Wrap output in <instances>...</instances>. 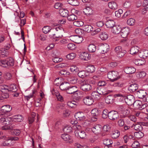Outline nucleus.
<instances>
[{
    "instance_id": "obj_62",
    "label": "nucleus",
    "mask_w": 148,
    "mask_h": 148,
    "mask_svg": "<svg viewBox=\"0 0 148 148\" xmlns=\"http://www.w3.org/2000/svg\"><path fill=\"white\" fill-rule=\"evenodd\" d=\"M123 11L121 9H119L118 11H116L115 12V16L118 17H120L121 16V15L122 14Z\"/></svg>"
},
{
    "instance_id": "obj_1",
    "label": "nucleus",
    "mask_w": 148,
    "mask_h": 148,
    "mask_svg": "<svg viewBox=\"0 0 148 148\" xmlns=\"http://www.w3.org/2000/svg\"><path fill=\"white\" fill-rule=\"evenodd\" d=\"M125 102L127 104V105L128 106L129 105L131 106L133 104L134 107L136 109H138L140 110H142L143 109L144 110H146L147 111V107L146 108H145L144 107L142 108V106L143 107V105L141 107L140 106V103H141V101H135L134 97L132 95H127V97Z\"/></svg>"
},
{
    "instance_id": "obj_26",
    "label": "nucleus",
    "mask_w": 148,
    "mask_h": 148,
    "mask_svg": "<svg viewBox=\"0 0 148 148\" xmlns=\"http://www.w3.org/2000/svg\"><path fill=\"white\" fill-rule=\"evenodd\" d=\"M69 86V84L67 82H62L60 86V89L62 90H66Z\"/></svg>"
},
{
    "instance_id": "obj_48",
    "label": "nucleus",
    "mask_w": 148,
    "mask_h": 148,
    "mask_svg": "<svg viewBox=\"0 0 148 148\" xmlns=\"http://www.w3.org/2000/svg\"><path fill=\"white\" fill-rule=\"evenodd\" d=\"M87 71L88 73H92L94 72L95 70V66L92 65H89L87 67Z\"/></svg>"
},
{
    "instance_id": "obj_2",
    "label": "nucleus",
    "mask_w": 148,
    "mask_h": 148,
    "mask_svg": "<svg viewBox=\"0 0 148 148\" xmlns=\"http://www.w3.org/2000/svg\"><path fill=\"white\" fill-rule=\"evenodd\" d=\"M14 60L12 58L10 57L6 59H3L0 60V66L3 67L8 68L9 67L12 66L14 65Z\"/></svg>"
},
{
    "instance_id": "obj_6",
    "label": "nucleus",
    "mask_w": 148,
    "mask_h": 148,
    "mask_svg": "<svg viewBox=\"0 0 148 148\" xmlns=\"http://www.w3.org/2000/svg\"><path fill=\"white\" fill-rule=\"evenodd\" d=\"M70 39L76 43L79 44L82 42L83 40L82 37L77 35L71 36L70 37Z\"/></svg>"
},
{
    "instance_id": "obj_46",
    "label": "nucleus",
    "mask_w": 148,
    "mask_h": 148,
    "mask_svg": "<svg viewBox=\"0 0 148 148\" xmlns=\"http://www.w3.org/2000/svg\"><path fill=\"white\" fill-rule=\"evenodd\" d=\"M112 141L110 139L106 138L103 141V143L105 145L112 146Z\"/></svg>"
},
{
    "instance_id": "obj_59",
    "label": "nucleus",
    "mask_w": 148,
    "mask_h": 148,
    "mask_svg": "<svg viewBox=\"0 0 148 148\" xmlns=\"http://www.w3.org/2000/svg\"><path fill=\"white\" fill-rule=\"evenodd\" d=\"M51 33L49 35V37L51 38H55L56 37H58L60 36H56V32H55V30L54 29H51Z\"/></svg>"
},
{
    "instance_id": "obj_5",
    "label": "nucleus",
    "mask_w": 148,
    "mask_h": 148,
    "mask_svg": "<svg viewBox=\"0 0 148 148\" xmlns=\"http://www.w3.org/2000/svg\"><path fill=\"white\" fill-rule=\"evenodd\" d=\"M114 51L117 54L118 57L122 58L123 57L126 52V51L123 49L121 46L116 47L114 49Z\"/></svg>"
},
{
    "instance_id": "obj_63",
    "label": "nucleus",
    "mask_w": 148,
    "mask_h": 148,
    "mask_svg": "<svg viewBox=\"0 0 148 148\" xmlns=\"http://www.w3.org/2000/svg\"><path fill=\"white\" fill-rule=\"evenodd\" d=\"M117 123L118 126L120 127H122L125 125L124 121L122 119H119Z\"/></svg>"
},
{
    "instance_id": "obj_64",
    "label": "nucleus",
    "mask_w": 148,
    "mask_h": 148,
    "mask_svg": "<svg viewBox=\"0 0 148 148\" xmlns=\"http://www.w3.org/2000/svg\"><path fill=\"white\" fill-rule=\"evenodd\" d=\"M132 147L133 148H138L140 147V144L137 141H134L132 145Z\"/></svg>"
},
{
    "instance_id": "obj_53",
    "label": "nucleus",
    "mask_w": 148,
    "mask_h": 148,
    "mask_svg": "<svg viewBox=\"0 0 148 148\" xmlns=\"http://www.w3.org/2000/svg\"><path fill=\"white\" fill-rule=\"evenodd\" d=\"M91 112L89 113V114L91 115L90 118L92 119L93 121H95L97 118V115L95 112Z\"/></svg>"
},
{
    "instance_id": "obj_36",
    "label": "nucleus",
    "mask_w": 148,
    "mask_h": 148,
    "mask_svg": "<svg viewBox=\"0 0 148 148\" xmlns=\"http://www.w3.org/2000/svg\"><path fill=\"white\" fill-rule=\"evenodd\" d=\"M9 92H15L17 90V86L16 85L14 84H11L9 85Z\"/></svg>"
},
{
    "instance_id": "obj_7",
    "label": "nucleus",
    "mask_w": 148,
    "mask_h": 148,
    "mask_svg": "<svg viewBox=\"0 0 148 148\" xmlns=\"http://www.w3.org/2000/svg\"><path fill=\"white\" fill-rule=\"evenodd\" d=\"M80 89L86 92H89L92 89V86L88 83H84L81 84Z\"/></svg>"
},
{
    "instance_id": "obj_25",
    "label": "nucleus",
    "mask_w": 148,
    "mask_h": 148,
    "mask_svg": "<svg viewBox=\"0 0 148 148\" xmlns=\"http://www.w3.org/2000/svg\"><path fill=\"white\" fill-rule=\"evenodd\" d=\"M115 25V22L113 20H108L106 23V25L108 28H113Z\"/></svg>"
},
{
    "instance_id": "obj_23",
    "label": "nucleus",
    "mask_w": 148,
    "mask_h": 148,
    "mask_svg": "<svg viewBox=\"0 0 148 148\" xmlns=\"http://www.w3.org/2000/svg\"><path fill=\"white\" fill-rule=\"evenodd\" d=\"M138 88V85L136 84H133L130 85L128 87V89L131 92L136 91Z\"/></svg>"
},
{
    "instance_id": "obj_42",
    "label": "nucleus",
    "mask_w": 148,
    "mask_h": 148,
    "mask_svg": "<svg viewBox=\"0 0 148 148\" xmlns=\"http://www.w3.org/2000/svg\"><path fill=\"white\" fill-rule=\"evenodd\" d=\"M105 102L108 104L112 103L114 102L113 97L111 95L108 96L105 99Z\"/></svg>"
},
{
    "instance_id": "obj_54",
    "label": "nucleus",
    "mask_w": 148,
    "mask_h": 148,
    "mask_svg": "<svg viewBox=\"0 0 148 148\" xmlns=\"http://www.w3.org/2000/svg\"><path fill=\"white\" fill-rule=\"evenodd\" d=\"M134 136L137 138H140L144 136V134L141 131L136 132L134 133Z\"/></svg>"
},
{
    "instance_id": "obj_18",
    "label": "nucleus",
    "mask_w": 148,
    "mask_h": 148,
    "mask_svg": "<svg viewBox=\"0 0 148 148\" xmlns=\"http://www.w3.org/2000/svg\"><path fill=\"white\" fill-rule=\"evenodd\" d=\"M92 131L95 134H99L102 130V126L99 125H97L95 126L92 127L91 129Z\"/></svg>"
},
{
    "instance_id": "obj_20",
    "label": "nucleus",
    "mask_w": 148,
    "mask_h": 148,
    "mask_svg": "<svg viewBox=\"0 0 148 148\" xmlns=\"http://www.w3.org/2000/svg\"><path fill=\"white\" fill-rule=\"evenodd\" d=\"M138 56L143 59L146 58L148 56V50L145 49L141 50L138 53Z\"/></svg>"
},
{
    "instance_id": "obj_32",
    "label": "nucleus",
    "mask_w": 148,
    "mask_h": 148,
    "mask_svg": "<svg viewBox=\"0 0 148 148\" xmlns=\"http://www.w3.org/2000/svg\"><path fill=\"white\" fill-rule=\"evenodd\" d=\"M108 5L109 8L114 10L117 8V5L116 3L114 1L110 2L108 3Z\"/></svg>"
},
{
    "instance_id": "obj_57",
    "label": "nucleus",
    "mask_w": 148,
    "mask_h": 148,
    "mask_svg": "<svg viewBox=\"0 0 148 148\" xmlns=\"http://www.w3.org/2000/svg\"><path fill=\"white\" fill-rule=\"evenodd\" d=\"M21 131L19 129H13L11 132L16 136H18L21 133Z\"/></svg>"
},
{
    "instance_id": "obj_13",
    "label": "nucleus",
    "mask_w": 148,
    "mask_h": 148,
    "mask_svg": "<svg viewBox=\"0 0 148 148\" xmlns=\"http://www.w3.org/2000/svg\"><path fill=\"white\" fill-rule=\"evenodd\" d=\"M145 123L143 122H138L137 124L134 125L133 124L132 126V127H134V129L136 131H140L143 130V127L141 125H145Z\"/></svg>"
},
{
    "instance_id": "obj_9",
    "label": "nucleus",
    "mask_w": 148,
    "mask_h": 148,
    "mask_svg": "<svg viewBox=\"0 0 148 148\" xmlns=\"http://www.w3.org/2000/svg\"><path fill=\"white\" fill-rule=\"evenodd\" d=\"M62 138L66 143H72L73 142L72 138L69 135L66 134H63L61 135Z\"/></svg>"
},
{
    "instance_id": "obj_14",
    "label": "nucleus",
    "mask_w": 148,
    "mask_h": 148,
    "mask_svg": "<svg viewBox=\"0 0 148 148\" xmlns=\"http://www.w3.org/2000/svg\"><path fill=\"white\" fill-rule=\"evenodd\" d=\"M97 92L100 95H106L112 92H113L112 90H108V91H105L103 88L98 87L97 88Z\"/></svg>"
},
{
    "instance_id": "obj_8",
    "label": "nucleus",
    "mask_w": 148,
    "mask_h": 148,
    "mask_svg": "<svg viewBox=\"0 0 148 148\" xmlns=\"http://www.w3.org/2000/svg\"><path fill=\"white\" fill-rule=\"evenodd\" d=\"M99 50L101 53L104 54L109 50V46L106 44H101L99 47Z\"/></svg>"
},
{
    "instance_id": "obj_10",
    "label": "nucleus",
    "mask_w": 148,
    "mask_h": 148,
    "mask_svg": "<svg viewBox=\"0 0 148 148\" xmlns=\"http://www.w3.org/2000/svg\"><path fill=\"white\" fill-rule=\"evenodd\" d=\"M83 102L86 105L90 106L93 103L94 100L91 96H87L84 98Z\"/></svg>"
},
{
    "instance_id": "obj_4",
    "label": "nucleus",
    "mask_w": 148,
    "mask_h": 148,
    "mask_svg": "<svg viewBox=\"0 0 148 148\" xmlns=\"http://www.w3.org/2000/svg\"><path fill=\"white\" fill-rule=\"evenodd\" d=\"M116 110L118 111H132L131 108L126 104L116 105L115 106Z\"/></svg>"
},
{
    "instance_id": "obj_11",
    "label": "nucleus",
    "mask_w": 148,
    "mask_h": 148,
    "mask_svg": "<svg viewBox=\"0 0 148 148\" xmlns=\"http://www.w3.org/2000/svg\"><path fill=\"white\" fill-rule=\"evenodd\" d=\"M66 92L67 93L70 94H74L75 92H76V94L77 93V92H79L78 91V88L75 86H69Z\"/></svg>"
},
{
    "instance_id": "obj_29",
    "label": "nucleus",
    "mask_w": 148,
    "mask_h": 148,
    "mask_svg": "<svg viewBox=\"0 0 148 148\" xmlns=\"http://www.w3.org/2000/svg\"><path fill=\"white\" fill-rule=\"evenodd\" d=\"M100 94L98 92L96 91H94L92 92L91 94V97H92L93 99H94L96 100H98L99 99L101 98V97L100 96Z\"/></svg>"
},
{
    "instance_id": "obj_55",
    "label": "nucleus",
    "mask_w": 148,
    "mask_h": 148,
    "mask_svg": "<svg viewBox=\"0 0 148 148\" xmlns=\"http://www.w3.org/2000/svg\"><path fill=\"white\" fill-rule=\"evenodd\" d=\"M6 139H3L5 141L3 142L1 144V145L3 146H9L10 145V143L9 142V140H10L9 138L8 137L6 136Z\"/></svg>"
},
{
    "instance_id": "obj_34",
    "label": "nucleus",
    "mask_w": 148,
    "mask_h": 148,
    "mask_svg": "<svg viewBox=\"0 0 148 148\" xmlns=\"http://www.w3.org/2000/svg\"><path fill=\"white\" fill-rule=\"evenodd\" d=\"M23 118L22 116L18 114L13 116L12 118V120L15 121L21 122L23 119Z\"/></svg>"
},
{
    "instance_id": "obj_52",
    "label": "nucleus",
    "mask_w": 148,
    "mask_h": 148,
    "mask_svg": "<svg viewBox=\"0 0 148 148\" xmlns=\"http://www.w3.org/2000/svg\"><path fill=\"white\" fill-rule=\"evenodd\" d=\"M84 22L81 21H75L73 22V24L75 26L80 27L84 25Z\"/></svg>"
},
{
    "instance_id": "obj_39",
    "label": "nucleus",
    "mask_w": 148,
    "mask_h": 148,
    "mask_svg": "<svg viewBox=\"0 0 148 148\" xmlns=\"http://www.w3.org/2000/svg\"><path fill=\"white\" fill-rule=\"evenodd\" d=\"M12 110L11 106L8 105L2 106L1 108V111H11Z\"/></svg>"
},
{
    "instance_id": "obj_60",
    "label": "nucleus",
    "mask_w": 148,
    "mask_h": 148,
    "mask_svg": "<svg viewBox=\"0 0 148 148\" xmlns=\"http://www.w3.org/2000/svg\"><path fill=\"white\" fill-rule=\"evenodd\" d=\"M135 20L132 18L129 19L127 22V24L131 26L134 25L135 24Z\"/></svg>"
},
{
    "instance_id": "obj_30",
    "label": "nucleus",
    "mask_w": 148,
    "mask_h": 148,
    "mask_svg": "<svg viewBox=\"0 0 148 148\" xmlns=\"http://www.w3.org/2000/svg\"><path fill=\"white\" fill-rule=\"evenodd\" d=\"M94 28L90 25H86L84 26V30L88 33L92 32Z\"/></svg>"
},
{
    "instance_id": "obj_3",
    "label": "nucleus",
    "mask_w": 148,
    "mask_h": 148,
    "mask_svg": "<svg viewBox=\"0 0 148 148\" xmlns=\"http://www.w3.org/2000/svg\"><path fill=\"white\" fill-rule=\"evenodd\" d=\"M118 75V73L116 71H111L108 73V77L111 81L113 82L120 78L121 77Z\"/></svg>"
},
{
    "instance_id": "obj_35",
    "label": "nucleus",
    "mask_w": 148,
    "mask_h": 148,
    "mask_svg": "<svg viewBox=\"0 0 148 148\" xmlns=\"http://www.w3.org/2000/svg\"><path fill=\"white\" fill-rule=\"evenodd\" d=\"M60 13L61 16L63 17H66L68 16V11L66 9H61L60 10Z\"/></svg>"
},
{
    "instance_id": "obj_47",
    "label": "nucleus",
    "mask_w": 148,
    "mask_h": 148,
    "mask_svg": "<svg viewBox=\"0 0 148 148\" xmlns=\"http://www.w3.org/2000/svg\"><path fill=\"white\" fill-rule=\"evenodd\" d=\"M75 101H69L67 103V106L71 108H74L76 107L77 104Z\"/></svg>"
},
{
    "instance_id": "obj_56",
    "label": "nucleus",
    "mask_w": 148,
    "mask_h": 148,
    "mask_svg": "<svg viewBox=\"0 0 148 148\" xmlns=\"http://www.w3.org/2000/svg\"><path fill=\"white\" fill-rule=\"evenodd\" d=\"M37 92V91L36 90L34 89L33 90L32 95H29L26 96V98L27 100H28L31 98L35 97Z\"/></svg>"
},
{
    "instance_id": "obj_61",
    "label": "nucleus",
    "mask_w": 148,
    "mask_h": 148,
    "mask_svg": "<svg viewBox=\"0 0 148 148\" xmlns=\"http://www.w3.org/2000/svg\"><path fill=\"white\" fill-rule=\"evenodd\" d=\"M124 83L122 82H117L115 83L113 85L114 87H123Z\"/></svg>"
},
{
    "instance_id": "obj_44",
    "label": "nucleus",
    "mask_w": 148,
    "mask_h": 148,
    "mask_svg": "<svg viewBox=\"0 0 148 148\" xmlns=\"http://www.w3.org/2000/svg\"><path fill=\"white\" fill-rule=\"evenodd\" d=\"M67 1L69 4L73 6H76L79 4V2L77 0H68Z\"/></svg>"
},
{
    "instance_id": "obj_28",
    "label": "nucleus",
    "mask_w": 148,
    "mask_h": 148,
    "mask_svg": "<svg viewBox=\"0 0 148 148\" xmlns=\"http://www.w3.org/2000/svg\"><path fill=\"white\" fill-rule=\"evenodd\" d=\"M77 78L74 76H71L67 78V81L70 84H75L77 82Z\"/></svg>"
},
{
    "instance_id": "obj_51",
    "label": "nucleus",
    "mask_w": 148,
    "mask_h": 148,
    "mask_svg": "<svg viewBox=\"0 0 148 148\" xmlns=\"http://www.w3.org/2000/svg\"><path fill=\"white\" fill-rule=\"evenodd\" d=\"M68 20L70 21H72L77 19V17L74 14H71L68 15L67 17Z\"/></svg>"
},
{
    "instance_id": "obj_31",
    "label": "nucleus",
    "mask_w": 148,
    "mask_h": 148,
    "mask_svg": "<svg viewBox=\"0 0 148 148\" xmlns=\"http://www.w3.org/2000/svg\"><path fill=\"white\" fill-rule=\"evenodd\" d=\"M120 134V132L119 130H114L112 132L111 137L113 138H117L119 137Z\"/></svg>"
},
{
    "instance_id": "obj_22",
    "label": "nucleus",
    "mask_w": 148,
    "mask_h": 148,
    "mask_svg": "<svg viewBox=\"0 0 148 148\" xmlns=\"http://www.w3.org/2000/svg\"><path fill=\"white\" fill-rule=\"evenodd\" d=\"M118 117V114L117 112H110L109 117L110 119L115 120Z\"/></svg>"
},
{
    "instance_id": "obj_50",
    "label": "nucleus",
    "mask_w": 148,
    "mask_h": 148,
    "mask_svg": "<svg viewBox=\"0 0 148 148\" xmlns=\"http://www.w3.org/2000/svg\"><path fill=\"white\" fill-rule=\"evenodd\" d=\"M146 75V73L144 71H139L137 73L136 76L138 78H141L145 77Z\"/></svg>"
},
{
    "instance_id": "obj_58",
    "label": "nucleus",
    "mask_w": 148,
    "mask_h": 148,
    "mask_svg": "<svg viewBox=\"0 0 148 148\" xmlns=\"http://www.w3.org/2000/svg\"><path fill=\"white\" fill-rule=\"evenodd\" d=\"M76 54L73 53H72L68 54L66 56L67 58L69 60L73 59L76 56Z\"/></svg>"
},
{
    "instance_id": "obj_21",
    "label": "nucleus",
    "mask_w": 148,
    "mask_h": 148,
    "mask_svg": "<svg viewBox=\"0 0 148 148\" xmlns=\"http://www.w3.org/2000/svg\"><path fill=\"white\" fill-rule=\"evenodd\" d=\"M136 71V69L133 67H126L125 69V72L127 74H131L134 73Z\"/></svg>"
},
{
    "instance_id": "obj_38",
    "label": "nucleus",
    "mask_w": 148,
    "mask_h": 148,
    "mask_svg": "<svg viewBox=\"0 0 148 148\" xmlns=\"http://www.w3.org/2000/svg\"><path fill=\"white\" fill-rule=\"evenodd\" d=\"M96 49V46L92 44H90L88 48V51L91 53L95 52Z\"/></svg>"
},
{
    "instance_id": "obj_17",
    "label": "nucleus",
    "mask_w": 148,
    "mask_h": 148,
    "mask_svg": "<svg viewBox=\"0 0 148 148\" xmlns=\"http://www.w3.org/2000/svg\"><path fill=\"white\" fill-rule=\"evenodd\" d=\"M139 48L137 46H135L132 47L130 50V53L132 55L138 54L140 52Z\"/></svg>"
},
{
    "instance_id": "obj_16",
    "label": "nucleus",
    "mask_w": 148,
    "mask_h": 148,
    "mask_svg": "<svg viewBox=\"0 0 148 148\" xmlns=\"http://www.w3.org/2000/svg\"><path fill=\"white\" fill-rule=\"evenodd\" d=\"M136 95L139 98L143 99L147 95V93L145 91L140 90L136 92Z\"/></svg>"
},
{
    "instance_id": "obj_49",
    "label": "nucleus",
    "mask_w": 148,
    "mask_h": 148,
    "mask_svg": "<svg viewBox=\"0 0 148 148\" xmlns=\"http://www.w3.org/2000/svg\"><path fill=\"white\" fill-rule=\"evenodd\" d=\"M51 29L50 27L46 26L43 27L42 29V31L44 33L47 34L48 32H50Z\"/></svg>"
},
{
    "instance_id": "obj_24",
    "label": "nucleus",
    "mask_w": 148,
    "mask_h": 148,
    "mask_svg": "<svg viewBox=\"0 0 148 148\" xmlns=\"http://www.w3.org/2000/svg\"><path fill=\"white\" fill-rule=\"evenodd\" d=\"M133 62L137 66L142 65L145 64V62L144 59H135L134 60Z\"/></svg>"
},
{
    "instance_id": "obj_19",
    "label": "nucleus",
    "mask_w": 148,
    "mask_h": 148,
    "mask_svg": "<svg viewBox=\"0 0 148 148\" xmlns=\"http://www.w3.org/2000/svg\"><path fill=\"white\" fill-rule=\"evenodd\" d=\"M8 112H0V115L5 117H2L0 119V122L1 123H3L7 119V117L9 116Z\"/></svg>"
},
{
    "instance_id": "obj_15",
    "label": "nucleus",
    "mask_w": 148,
    "mask_h": 148,
    "mask_svg": "<svg viewBox=\"0 0 148 148\" xmlns=\"http://www.w3.org/2000/svg\"><path fill=\"white\" fill-rule=\"evenodd\" d=\"M129 29L127 27L123 28L121 30V36L124 38H126L129 33Z\"/></svg>"
},
{
    "instance_id": "obj_40",
    "label": "nucleus",
    "mask_w": 148,
    "mask_h": 148,
    "mask_svg": "<svg viewBox=\"0 0 148 148\" xmlns=\"http://www.w3.org/2000/svg\"><path fill=\"white\" fill-rule=\"evenodd\" d=\"M82 57L83 60H84L87 61L90 58V56L89 54L86 52H84L81 55Z\"/></svg>"
},
{
    "instance_id": "obj_37",
    "label": "nucleus",
    "mask_w": 148,
    "mask_h": 148,
    "mask_svg": "<svg viewBox=\"0 0 148 148\" xmlns=\"http://www.w3.org/2000/svg\"><path fill=\"white\" fill-rule=\"evenodd\" d=\"M77 134L81 138H84L86 137V134L85 132L84 131H79V132L76 131L75 134Z\"/></svg>"
},
{
    "instance_id": "obj_12",
    "label": "nucleus",
    "mask_w": 148,
    "mask_h": 148,
    "mask_svg": "<svg viewBox=\"0 0 148 148\" xmlns=\"http://www.w3.org/2000/svg\"><path fill=\"white\" fill-rule=\"evenodd\" d=\"M75 116L77 119L83 121L85 119V116L83 112H78L75 115Z\"/></svg>"
},
{
    "instance_id": "obj_33",
    "label": "nucleus",
    "mask_w": 148,
    "mask_h": 148,
    "mask_svg": "<svg viewBox=\"0 0 148 148\" xmlns=\"http://www.w3.org/2000/svg\"><path fill=\"white\" fill-rule=\"evenodd\" d=\"M78 75L81 78H84L88 75V73L85 71H82L79 72Z\"/></svg>"
},
{
    "instance_id": "obj_43",
    "label": "nucleus",
    "mask_w": 148,
    "mask_h": 148,
    "mask_svg": "<svg viewBox=\"0 0 148 148\" xmlns=\"http://www.w3.org/2000/svg\"><path fill=\"white\" fill-rule=\"evenodd\" d=\"M73 129L69 125H67L65 126L63 130L64 132L70 133L72 132Z\"/></svg>"
},
{
    "instance_id": "obj_27",
    "label": "nucleus",
    "mask_w": 148,
    "mask_h": 148,
    "mask_svg": "<svg viewBox=\"0 0 148 148\" xmlns=\"http://www.w3.org/2000/svg\"><path fill=\"white\" fill-rule=\"evenodd\" d=\"M121 29L119 26H114L112 29V32L115 34H119L121 31Z\"/></svg>"
},
{
    "instance_id": "obj_41",
    "label": "nucleus",
    "mask_w": 148,
    "mask_h": 148,
    "mask_svg": "<svg viewBox=\"0 0 148 148\" xmlns=\"http://www.w3.org/2000/svg\"><path fill=\"white\" fill-rule=\"evenodd\" d=\"M84 12L87 15H91L93 13V10L91 8L87 7L84 9Z\"/></svg>"
},
{
    "instance_id": "obj_45",
    "label": "nucleus",
    "mask_w": 148,
    "mask_h": 148,
    "mask_svg": "<svg viewBox=\"0 0 148 148\" xmlns=\"http://www.w3.org/2000/svg\"><path fill=\"white\" fill-rule=\"evenodd\" d=\"M99 37L102 40H105L108 38V35L105 32H103L101 33Z\"/></svg>"
}]
</instances>
